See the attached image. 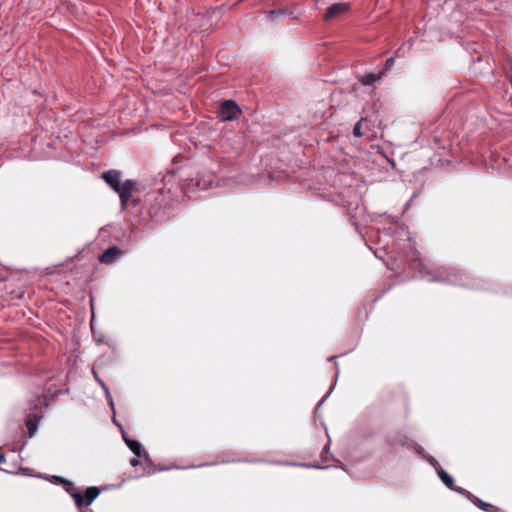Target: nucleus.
<instances>
[{
  "label": "nucleus",
  "mask_w": 512,
  "mask_h": 512,
  "mask_svg": "<svg viewBox=\"0 0 512 512\" xmlns=\"http://www.w3.org/2000/svg\"><path fill=\"white\" fill-rule=\"evenodd\" d=\"M102 178L119 195L122 209H126L136 182L130 179L122 182V173L114 169L104 172Z\"/></svg>",
  "instance_id": "nucleus-1"
},
{
  "label": "nucleus",
  "mask_w": 512,
  "mask_h": 512,
  "mask_svg": "<svg viewBox=\"0 0 512 512\" xmlns=\"http://www.w3.org/2000/svg\"><path fill=\"white\" fill-rule=\"evenodd\" d=\"M214 181V175L207 171H197L192 173L186 178L181 179V185L183 189L194 190H205L209 188Z\"/></svg>",
  "instance_id": "nucleus-2"
},
{
  "label": "nucleus",
  "mask_w": 512,
  "mask_h": 512,
  "mask_svg": "<svg viewBox=\"0 0 512 512\" xmlns=\"http://www.w3.org/2000/svg\"><path fill=\"white\" fill-rule=\"evenodd\" d=\"M240 115L241 109L233 100L223 101L217 111V118L222 122L236 120Z\"/></svg>",
  "instance_id": "nucleus-3"
},
{
  "label": "nucleus",
  "mask_w": 512,
  "mask_h": 512,
  "mask_svg": "<svg viewBox=\"0 0 512 512\" xmlns=\"http://www.w3.org/2000/svg\"><path fill=\"white\" fill-rule=\"evenodd\" d=\"M100 494V490L97 487H88L84 494L79 492L78 494H73V499L75 501L76 506L80 509L84 506H89Z\"/></svg>",
  "instance_id": "nucleus-4"
},
{
  "label": "nucleus",
  "mask_w": 512,
  "mask_h": 512,
  "mask_svg": "<svg viewBox=\"0 0 512 512\" xmlns=\"http://www.w3.org/2000/svg\"><path fill=\"white\" fill-rule=\"evenodd\" d=\"M349 9H350V5L348 3H345V2L334 3L327 8L323 19L326 22L332 21V20L338 18L340 15L346 13Z\"/></svg>",
  "instance_id": "nucleus-5"
},
{
  "label": "nucleus",
  "mask_w": 512,
  "mask_h": 512,
  "mask_svg": "<svg viewBox=\"0 0 512 512\" xmlns=\"http://www.w3.org/2000/svg\"><path fill=\"white\" fill-rule=\"evenodd\" d=\"M124 252L117 246H111L106 249L100 256L99 261L102 264H112L123 256Z\"/></svg>",
  "instance_id": "nucleus-6"
},
{
  "label": "nucleus",
  "mask_w": 512,
  "mask_h": 512,
  "mask_svg": "<svg viewBox=\"0 0 512 512\" xmlns=\"http://www.w3.org/2000/svg\"><path fill=\"white\" fill-rule=\"evenodd\" d=\"M124 440L127 444V446L130 448V450L135 454L137 457H145L146 459L149 458L148 453L143 450L142 445L137 440H132L124 437Z\"/></svg>",
  "instance_id": "nucleus-7"
},
{
  "label": "nucleus",
  "mask_w": 512,
  "mask_h": 512,
  "mask_svg": "<svg viewBox=\"0 0 512 512\" xmlns=\"http://www.w3.org/2000/svg\"><path fill=\"white\" fill-rule=\"evenodd\" d=\"M39 419H40V416L35 413L29 414L26 416L25 424H26L28 434L30 437H32L35 434L37 427H38Z\"/></svg>",
  "instance_id": "nucleus-8"
},
{
  "label": "nucleus",
  "mask_w": 512,
  "mask_h": 512,
  "mask_svg": "<svg viewBox=\"0 0 512 512\" xmlns=\"http://www.w3.org/2000/svg\"><path fill=\"white\" fill-rule=\"evenodd\" d=\"M438 475H439L440 479L442 480V482L449 489L458 491V489H456L454 487V479L446 471L440 470V471H438Z\"/></svg>",
  "instance_id": "nucleus-9"
},
{
  "label": "nucleus",
  "mask_w": 512,
  "mask_h": 512,
  "mask_svg": "<svg viewBox=\"0 0 512 512\" xmlns=\"http://www.w3.org/2000/svg\"><path fill=\"white\" fill-rule=\"evenodd\" d=\"M380 79V75H376L374 73H366L362 78H361V83L365 86H368V85H372L374 84L376 81H378Z\"/></svg>",
  "instance_id": "nucleus-10"
},
{
  "label": "nucleus",
  "mask_w": 512,
  "mask_h": 512,
  "mask_svg": "<svg viewBox=\"0 0 512 512\" xmlns=\"http://www.w3.org/2000/svg\"><path fill=\"white\" fill-rule=\"evenodd\" d=\"M473 503L479 507L480 509H482L483 511L485 512H492V510L496 509L493 505H491L490 503H486L484 501H482L481 499L479 498H476L474 499Z\"/></svg>",
  "instance_id": "nucleus-11"
},
{
  "label": "nucleus",
  "mask_w": 512,
  "mask_h": 512,
  "mask_svg": "<svg viewBox=\"0 0 512 512\" xmlns=\"http://www.w3.org/2000/svg\"><path fill=\"white\" fill-rule=\"evenodd\" d=\"M364 122H367V118H361L353 128V135L355 137H362L365 135V132L362 131L361 127Z\"/></svg>",
  "instance_id": "nucleus-12"
},
{
  "label": "nucleus",
  "mask_w": 512,
  "mask_h": 512,
  "mask_svg": "<svg viewBox=\"0 0 512 512\" xmlns=\"http://www.w3.org/2000/svg\"><path fill=\"white\" fill-rule=\"evenodd\" d=\"M62 483H64V488L66 490V492L73 498V494H78L79 491L77 490V488L75 487V485L70 482V481H67V480H61Z\"/></svg>",
  "instance_id": "nucleus-13"
},
{
  "label": "nucleus",
  "mask_w": 512,
  "mask_h": 512,
  "mask_svg": "<svg viewBox=\"0 0 512 512\" xmlns=\"http://www.w3.org/2000/svg\"><path fill=\"white\" fill-rule=\"evenodd\" d=\"M394 58L391 57V58H388L385 62V67H384V71H387L389 69H391L394 65Z\"/></svg>",
  "instance_id": "nucleus-14"
},
{
  "label": "nucleus",
  "mask_w": 512,
  "mask_h": 512,
  "mask_svg": "<svg viewBox=\"0 0 512 512\" xmlns=\"http://www.w3.org/2000/svg\"><path fill=\"white\" fill-rule=\"evenodd\" d=\"M94 376H95L96 380L99 382V384L105 389L107 396H109V391H108V388L106 387L105 383L98 378V376L95 372H94Z\"/></svg>",
  "instance_id": "nucleus-15"
},
{
  "label": "nucleus",
  "mask_w": 512,
  "mask_h": 512,
  "mask_svg": "<svg viewBox=\"0 0 512 512\" xmlns=\"http://www.w3.org/2000/svg\"><path fill=\"white\" fill-rule=\"evenodd\" d=\"M140 457H134L130 460V464L133 466V467H136L140 464V460H139Z\"/></svg>",
  "instance_id": "nucleus-16"
},
{
  "label": "nucleus",
  "mask_w": 512,
  "mask_h": 512,
  "mask_svg": "<svg viewBox=\"0 0 512 512\" xmlns=\"http://www.w3.org/2000/svg\"><path fill=\"white\" fill-rule=\"evenodd\" d=\"M278 13H279V12H277V11H275V10H271V11H269V12H268V17H269L270 19H273V17H274L276 14H278Z\"/></svg>",
  "instance_id": "nucleus-17"
},
{
  "label": "nucleus",
  "mask_w": 512,
  "mask_h": 512,
  "mask_svg": "<svg viewBox=\"0 0 512 512\" xmlns=\"http://www.w3.org/2000/svg\"><path fill=\"white\" fill-rule=\"evenodd\" d=\"M6 461L5 455L0 452V464H3Z\"/></svg>",
  "instance_id": "nucleus-18"
},
{
  "label": "nucleus",
  "mask_w": 512,
  "mask_h": 512,
  "mask_svg": "<svg viewBox=\"0 0 512 512\" xmlns=\"http://www.w3.org/2000/svg\"><path fill=\"white\" fill-rule=\"evenodd\" d=\"M328 448H329V445H326V446L324 447V449H323V452L328 451Z\"/></svg>",
  "instance_id": "nucleus-19"
},
{
  "label": "nucleus",
  "mask_w": 512,
  "mask_h": 512,
  "mask_svg": "<svg viewBox=\"0 0 512 512\" xmlns=\"http://www.w3.org/2000/svg\"><path fill=\"white\" fill-rule=\"evenodd\" d=\"M18 298H22L23 297V294L22 292L19 293V295H17Z\"/></svg>",
  "instance_id": "nucleus-20"
}]
</instances>
